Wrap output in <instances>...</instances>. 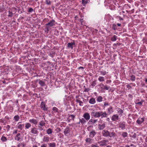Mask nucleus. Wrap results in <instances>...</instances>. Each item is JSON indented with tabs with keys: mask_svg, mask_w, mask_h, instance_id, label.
Segmentation results:
<instances>
[{
	"mask_svg": "<svg viewBox=\"0 0 147 147\" xmlns=\"http://www.w3.org/2000/svg\"><path fill=\"white\" fill-rule=\"evenodd\" d=\"M30 133V134L37 135L39 133L37 128L35 127H32Z\"/></svg>",
	"mask_w": 147,
	"mask_h": 147,
	"instance_id": "1",
	"label": "nucleus"
},
{
	"mask_svg": "<svg viewBox=\"0 0 147 147\" xmlns=\"http://www.w3.org/2000/svg\"><path fill=\"white\" fill-rule=\"evenodd\" d=\"M87 121L83 118H79V121L76 123V125H83L86 124Z\"/></svg>",
	"mask_w": 147,
	"mask_h": 147,
	"instance_id": "2",
	"label": "nucleus"
},
{
	"mask_svg": "<svg viewBox=\"0 0 147 147\" xmlns=\"http://www.w3.org/2000/svg\"><path fill=\"white\" fill-rule=\"evenodd\" d=\"M119 119V116L117 114L113 115L111 117V120L114 122H118Z\"/></svg>",
	"mask_w": 147,
	"mask_h": 147,
	"instance_id": "3",
	"label": "nucleus"
},
{
	"mask_svg": "<svg viewBox=\"0 0 147 147\" xmlns=\"http://www.w3.org/2000/svg\"><path fill=\"white\" fill-rule=\"evenodd\" d=\"M82 117L86 121H88L90 119V116L89 113L86 112L83 115Z\"/></svg>",
	"mask_w": 147,
	"mask_h": 147,
	"instance_id": "4",
	"label": "nucleus"
},
{
	"mask_svg": "<svg viewBox=\"0 0 147 147\" xmlns=\"http://www.w3.org/2000/svg\"><path fill=\"white\" fill-rule=\"evenodd\" d=\"M92 116H93L95 118H99L100 117V112H92L91 114Z\"/></svg>",
	"mask_w": 147,
	"mask_h": 147,
	"instance_id": "5",
	"label": "nucleus"
},
{
	"mask_svg": "<svg viewBox=\"0 0 147 147\" xmlns=\"http://www.w3.org/2000/svg\"><path fill=\"white\" fill-rule=\"evenodd\" d=\"M125 122L124 121H121L119 123V127L121 128L122 130L124 129L125 127Z\"/></svg>",
	"mask_w": 147,
	"mask_h": 147,
	"instance_id": "6",
	"label": "nucleus"
},
{
	"mask_svg": "<svg viewBox=\"0 0 147 147\" xmlns=\"http://www.w3.org/2000/svg\"><path fill=\"white\" fill-rule=\"evenodd\" d=\"M70 130L69 127H66L64 129L63 133L66 136H68L70 134Z\"/></svg>",
	"mask_w": 147,
	"mask_h": 147,
	"instance_id": "7",
	"label": "nucleus"
},
{
	"mask_svg": "<svg viewBox=\"0 0 147 147\" xmlns=\"http://www.w3.org/2000/svg\"><path fill=\"white\" fill-rule=\"evenodd\" d=\"M55 20H52L45 25L48 26L49 27V28H51V27L55 25Z\"/></svg>",
	"mask_w": 147,
	"mask_h": 147,
	"instance_id": "8",
	"label": "nucleus"
},
{
	"mask_svg": "<svg viewBox=\"0 0 147 147\" xmlns=\"http://www.w3.org/2000/svg\"><path fill=\"white\" fill-rule=\"evenodd\" d=\"M145 121L144 117L138 118L136 121V122L138 125H140L142 124Z\"/></svg>",
	"mask_w": 147,
	"mask_h": 147,
	"instance_id": "9",
	"label": "nucleus"
},
{
	"mask_svg": "<svg viewBox=\"0 0 147 147\" xmlns=\"http://www.w3.org/2000/svg\"><path fill=\"white\" fill-rule=\"evenodd\" d=\"M29 121L30 123L34 124V125H37L38 123V120L34 118H32L29 119Z\"/></svg>",
	"mask_w": 147,
	"mask_h": 147,
	"instance_id": "10",
	"label": "nucleus"
},
{
	"mask_svg": "<svg viewBox=\"0 0 147 147\" xmlns=\"http://www.w3.org/2000/svg\"><path fill=\"white\" fill-rule=\"evenodd\" d=\"M107 140H103L100 142H98V143L100 144V146H104L107 145Z\"/></svg>",
	"mask_w": 147,
	"mask_h": 147,
	"instance_id": "11",
	"label": "nucleus"
},
{
	"mask_svg": "<svg viewBox=\"0 0 147 147\" xmlns=\"http://www.w3.org/2000/svg\"><path fill=\"white\" fill-rule=\"evenodd\" d=\"M107 111L109 115H110L114 111V109L112 106H110L107 108Z\"/></svg>",
	"mask_w": 147,
	"mask_h": 147,
	"instance_id": "12",
	"label": "nucleus"
},
{
	"mask_svg": "<svg viewBox=\"0 0 147 147\" xmlns=\"http://www.w3.org/2000/svg\"><path fill=\"white\" fill-rule=\"evenodd\" d=\"M116 109L117 111V113L118 114V115H120L121 116L122 115L123 113V110L119 107H117L116 108Z\"/></svg>",
	"mask_w": 147,
	"mask_h": 147,
	"instance_id": "13",
	"label": "nucleus"
},
{
	"mask_svg": "<svg viewBox=\"0 0 147 147\" xmlns=\"http://www.w3.org/2000/svg\"><path fill=\"white\" fill-rule=\"evenodd\" d=\"M102 134L103 136L105 137H109V131L107 130H103L102 131Z\"/></svg>",
	"mask_w": 147,
	"mask_h": 147,
	"instance_id": "14",
	"label": "nucleus"
},
{
	"mask_svg": "<svg viewBox=\"0 0 147 147\" xmlns=\"http://www.w3.org/2000/svg\"><path fill=\"white\" fill-rule=\"evenodd\" d=\"M97 121L98 120L96 119H90L88 123L89 125H94L97 122Z\"/></svg>",
	"mask_w": 147,
	"mask_h": 147,
	"instance_id": "15",
	"label": "nucleus"
},
{
	"mask_svg": "<svg viewBox=\"0 0 147 147\" xmlns=\"http://www.w3.org/2000/svg\"><path fill=\"white\" fill-rule=\"evenodd\" d=\"M21 122H19L18 123L17 125V128L20 129V130H22L23 129L24 127V124H21Z\"/></svg>",
	"mask_w": 147,
	"mask_h": 147,
	"instance_id": "16",
	"label": "nucleus"
},
{
	"mask_svg": "<svg viewBox=\"0 0 147 147\" xmlns=\"http://www.w3.org/2000/svg\"><path fill=\"white\" fill-rule=\"evenodd\" d=\"M96 132L94 130H92L89 133V136L90 138H93L96 135Z\"/></svg>",
	"mask_w": 147,
	"mask_h": 147,
	"instance_id": "17",
	"label": "nucleus"
},
{
	"mask_svg": "<svg viewBox=\"0 0 147 147\" xmlns=\"http://www.w3.org/2000/svg\"><path fill=\"white\" fill-rule=\"evenodd\" d=\"M107 115L108 114L105 112L101 111L100 112V117H101V118L106 117H107Z\"/></svg>",
	"mask_w": 147,
	"mask_h": 147,
	"instance_id": "18",
	"label": "nucleus"
},
{
	"mask_svg": "<svg viewBox=\"0 0 147 147\" xmlns=\"http://www.w3.org/2000/svg\"><path fill=\"white\" fill-rule=\"evenodd\" d=\"M40 107L44 111H46L47 110V109L46 108L44 102H41L40 105Z\"/></svg>",
	"mask_w": 147,
	"mask_h": 147,
	"instance_id": "19",
	"label": "nucleus"
},
{
	"mask_svg": "<svg viewBox=\"0 0 147 147\" xmlns=\"http://www.w3.org/2000/svg\"><path fill=\"white\" fill-rule=\"evenodd\" d=\"M75 116L74 115H69L67 119V120L68 122H69L70 120H74Z\"/></svg>",
	"mask_w": 147,
	"mask_h": 147,
	"instance_id": "20",
	"label": "nucleus"
},
{
	"mask_svg": "<svg viewBox=\"0 0 147 147\" xmlns=\"http://www.w3.org/2000/svg\"><path fill=\"white\" fill-rule=\"evenodd\" d=\"M105 127V124L104 123L102 124H98V129L100 130L103 129Z\"/></svg>",
	"mask_w": 147,
	"mask_h": 147,
	"instance_id": "21",
	"label": "nucleus"
},
{
	"mask_svg": "<svg viewBox=\"0 0 147 147\" xmlns=\"http://www.w3.org/2000/svg\"><path fill=\"white\" fill-rule=\"evenodd\" d=\"M89 103L91 104H94L96 102L95 99L93 98H90L89 100Z\"/></svg>",
	"mask_w": 147,
	"mask_h": 147,
	"instance_id": "22",
	"label": "nucleus"
},
{
	"mask_svg": "<svg viewBox=\"0 0 147 147\" xmlns=\"http://www.w3.org/2000/svg\"><path fill=\"white\" fill-rule=\"evenodd\" d=\"M116 135L115 132H109V137L111 138L112 137L113 138H116Z\"/></svg>",
	"mask_w": 147,
	"mask_h": 147,
	"instance_id": "23",
	"label": "nucleus"
},
{
	"mask_svg": "<svg viewBox=\"0 0 147 147\" xmlns=\"http://www.w3.org/2000/svg\"><path fill=\"white\" fill-rule=\"evenodd\" d=\"M92 138L90 137L89 138H87L86 139L85 141L87 143L90 144L92 143Z\"/></svg>",
	"mask_w": 147,
	"mask_h": 147,
	"instance_id": "24",
	"label": "nucleus"
},
{
	"mask_svg": "<svg viewBox=\"0 0 147 147\" xmlns=\"http://www.w3.org/2000/svg\"><path fill=\"white\" fill-rule=\"evenodd\" d=\"M20 133L18 134L16 136L15 138V139L18 141H19L20 139Z\"/></svg>",
	"mask_w": 147,
	"mask_h": 147,
	"instance_id": "25",
	"label": "nucleus"
},
{
	"mask_svg": "<svg viewBox=\"0 0 147 147\" xmlns=\"http://www.w3.org/2000/svg\"><path fill=\"white\" fill-rule=\"evenodd\" d=\"M51 28H50L48 26H47V25H45V28L44 30L45 32H46L47 33H48L49 31L50 30H51Z\"/></svg>",
	"mask_w": 147,
	"mask_h": 147,
	"instance_id": "26",
	"label": "nucleus"
},
{
	"mask_svg": "<svg viewBox=\"0 0 147 147\" xmlns=\"http://www.w3.org/2000/svg\"><path fill=\"white\" fill-rule=\"evenodd\" d=\"M96 101L98 102H100L102 101V98L101 96H98L96 99Z\"/></svg>",
	"mask_w": 147,
	"mask_h": 147,
	"instance_id": "27",
	"label": "nucleus"
},
{
	"mask_svg": "<svg viewBox=\"0 0 147 147\" xmlns=\"http://www.w3.org/2000/svg\"><path fill=\"white\" fill-rule=\"evenodd\" d=\"M43 141L45 142H48L49 141V138L48 137L44 136L43 138Z\"/></svg>",
	"mask_w": 147,
	"mask_h": 147,
	"instance_id": "28",
	"label": "nucleus"
},
{
	"mask_svg": "<svg viewBox=\"0 0 147 147\" xmlns=\"http://www.w3.org/2000/svg\"><path fill=\"white\" fill-rule=\"evenodd\" d=\"M31 126V124L29 123H26L25 124V127L26 129H29Z\"/></svg>",
	"mask_w": 147,
	"mask_h": 147,
	"instance_id": "29",
	"label": "nucleus"
},
{
	"mask_svg": "<svg viewBox=\"0 0 147 147\" xmlns=\"http://www.w3.org/2000/svg\"><path fill=\"white\" fill-rule=\"evenodd\" d=\"M73 45H75V42L74 41H73L70 42H69L67 43V46H71Z\"/></svg>",
	"mask_w": 147,
	"mask_h": 147,
	"instance_id": "30",
	"label": "nucleus"
},
{
	"mask_svg": "<svg viewBox=\"0 0 147 147\" xmlns=\"http://www.w3.org/2000/svg\"><path fill=\"white\" fill-rule=\"evenodd\" d=\"M1 140L3 142H5L7 141V139L5 137L3 136L1 138Z\"/></svg>",
	"mask_w": 147,
	"mask_h": 147,
	"instance_id": "31",
	"label": "nucleus"
},
{
	"mask_svg": "<svg viewBox=\"0 0 147 147\" xmlns=\"http://www.w3.org/2000/svg\"><path fill=\"white\" fill-rule=\"evenodd\" d=\"M117 37V36H116V35H113V36L111 38V40L112 41H116Z\"/></svg>",
	"mask_w": 147,
	"mask_h": 147,
	"instance_id": "32",
	"label": "nucleus"
},
{
	"mask_svg": "<svg viewBox=\"0 0 147 147\" xmlns=\"http://www.w3.org/2000/svg\"><path fill=\"white\" fill-rule=\"evenodd\" d=\"M98 80L100 82H103L105 81V78L103 77L100 76L98 78Z\"/></svg>",
	"mask_w": 147,
	"mask_h": 147,
	"instance_id": "33",
	"label": "nucleus"
},
{
	"mask_svg": "<svg viewBox=\"0 0 147 147\" xmlns=\"http://www.w3.org/2000/svg\"><path fill=\"white\" fill-rule=\"evenodd\" d=\"M49 147H55L56 144L54 142H52L48 144Z\"/></svg>",
	"mask_w": 147,
	"mask_h": 147,
	"instance_id": "34",
	"label": "nucleus"
},
{
	"mask_svg": "<svg viewBox=\"0 0 147 147\" xmlns=\"http://www.w3.org/2000/svg\"><path fill=\"white\" fill-rule=\"evenodd\" d=\"M13 119L16 121H18L20 119L19 116L18 115H16L14 116Z\"/></svg>",
	"mask_w": 147,
	"mask_h": 147,
	"instance_id": "35",
	"label": "nucleus"
},
{
	"mask_svg": "<svg viewBox=\"0 0 147 147\" xmlns=\"http://www.w3.org/2000/svg\"><path fill=\"white\" fill-rule=\"evenodd\" d=\"M46 132L47 134H51L53 132L52 129L51 128H49L46 130Z\"/></svg>",
	"mask_w": 147,
	"mask_h": 147,
	"instance_id": "36",
	"label": "nucleus"
},
{
	"mask_svg": "<svg viewBox=\"0 0 147 147\" xmlns=\"http://www.w3.org/2000/svg\"><path fill=\"white\" fill-rule=\"evenodd\" d=\"M45 121H41L39 123V125L41 126H45Z\"/></svg>",
	"mask_w": 147,
	"mask_h": 147,
	"instance_id": "37",
	"label": "nucleus"
},
{
	"mask_svg": "<svg viewBox=\"0 0 147 147\" xmlns=\"http://www.w3.org/2000/svg\"><path fill=\"white\" fill-rule=\"evenodd\" d=\"M52 111L54 113H58V109L55 107H53L52 109Z\"/></svg>",
	"mask_w": 147,
	"mask_h": 147,
	"instance_id": "38",
	"label": "nucleus"
},
{
	"mask_svg": "<svg viewBox=\"0 0 147 147\" xmlns=\"http://www.w3.org/2000/svg\"><path fill=\"white\" fill-rule=\"evenodd\" d=\"M100 73L101 75L104 76L107 73H108V72H106V71L105 70H102L100 71Z\"/></svg>",
	"mask_w": 147,
	"mask_h": 147,
	"instance_id": "39",
	"label": "nucleus"
},
{
	"mask_svg": "<svg viewBox=\"0 0 147 147\" xmlns=\"http://www.w3.org/2000/svg\"><path fill=\"white\" fill-rule=\"evenodd\" d=\"M130 77L131 78L130 80L132 82L134 81L135 80L136 78L135 76L134 75H132L131 76H130Z\"/></svg>",
	"mask_w": 147,
	"mask_h": 147,
	"instance_id": "40",
	"label": "nucleus"
},
{
	"mask_svg": "<svg viewBox=\"0 0 147 147\" xmlns=\"http://www.w3.org/2000/svg\"><path fill=\"white\" fill-rule=\"evenodd\" d=\"M112 25V29L115 30L117 29V28L116 25L115 24H113Z\"/></svg>",
	"mask_w": 147,
	"mask_h": 147,
	"instance_id": "41",
	"label": "nucleus"
},
{
	"mask_svg": "<svg viewBox=\"0 0 147 147\" xmlns=\"http://www.w3.org/2000/svg\"><path fill=\"white\" fill-rule=\"evenodd\" d=\"M39 83L42 86H44L45 84L44 82L41 80H39Z\"/></svg>",
	"mask_w": 147,
	"mask_h": 147,
	"instance_id": "42",
	"label": "nucleus"
},
{
	"mask_svg": "<svg viewBox=\"0 0 147 147\" xmlns=\"http://www.w3.org/2000/svg\"><path fill=\"white\" fill-rule=\"evenodd\" d=\"M76 102L79 103V105L80 106H82L83 105V102L80 100H77Z\"/></svg>",
	"mask_w": 147,
	"mask_h": 147,
	"instance_id": "43",
	"label": "nucleus"
},
{
	"mask_svg": "<svg viewBox=\"0 0 147 147\" xmlns=\"http://www.w3.org/2000/svg\"><path fill=\"white\" fill-rule=\"evenodd\" d=\"M8 16L9 17H12V15H13V13H12V11L10 10H9L8 11Z\"/></svg>",
	"mask_w": 147,
	"mask_h": 147,
	"instance_id": "44",
	"label": "nucleus"
},
{
	"mask_svg": "<svg viewBox=\"0 0 147 147\" xmlns=\"http://www.w3.org/2000/svg\"><path fill=\"white\" fill-rule=\"evenodd\" d=\"M128 134L126 132H123L122 136L123 138H125L127 137V136Z\"/></svg>",
	"mask_w": 147,
	"mask_h": 147,
	"instance_id": "45",
	"label": "nucleus"
},
{
	"mask_svg": "<svg viewBox=\"0 0 147 147\" xmlns=\"http://www.w3.org/2000/svg\"><path fill=\"white\" fill-rule=\"evenodd\" d=\"M91 147H99V146L98 145L97 143H95L94 144H92L91 146Z\"/></svg>",
	"mask_w": 147,
	"mask_h": 147,
	"instance_id": "46",
	"label": "nucleus"
},
{
	"mask_svg": "<svg viewBox=\"0 0 147 147\" xmlns=\"http://www.w3.org/2000/svg\"><path fill=\"white\" fill-rule=\"evenodd\" d=\"M4 127L7 129V132H8L9 130L10 127L9 125H7V126H4Z\"/></svg>",
	"mask_w": 147,
	"mask_h": 147,
	"instance_id": "47",
	"label": "nucleus"
},
{
	"mask_svg": "<svg viewBox=\"0 0 147 147\" xmlns=\"http://www.w3.org/2000/svg\"><path fill=\"white\" fill-rule=\"evenodd\" d=\"M96 84V81L95 80H94V81H93L92 83L91 84V86H92L93 87L94 86H95Z\"/></svg>",
	"mask_w": 147,
	"mask_h": 147,
	"instance_id": "48",
	"label": "nucleus"
},
{
	"mask_svg": "<svg viewBox=\"0 0 147 147\" xmlns=\"http://www.w3.org/2000/svg\"><path fill=\"white\" fill-rule=\"evenodd\" d=\"M8 110L10 112H12L13 111V108L12 106H10L8 108Z\"/></svg>",
	"mask_w": 147,
	"mask_h": 147,
	"instance_id": "49",
	"label": "nucleus"
},
{
	"mask_svg": "<svg viewBox=\"0 0 147 147\" xmlns=\"http://www.w3.org/2000/svg\"><path fill=\"white\" fill-rule=\"evenodd\" d=\"M45 3L48 5H50L51 3V1L49 0H46L45 1Z\"/></svg>",
	"mask_w": 147,
	"mask_h": 147,
	"instance_id": "50",
	"label": "nucleus"
},
{
	"mask_svg": "<svg viewBox=\"0 0 147 147\" xmlns=\"http://www.w3.org/2000/svg\"><path fill=\"white\" fill-rule=\"evenodd\" d=\"M104 105L105 107H106L107 106H109V104L108 102H104Z\"/></svg>",
	"mask_w": 147,
	"mask_h": 147,
	"instance_id": "51",
	"label": "nucleus"
},
{
	"mask_svg": "<svg viewBox=\"0 0 147 147\" xmlns=\"http://www.w3.org/2000/svg\"><path fill=\"white\" fill-rule=\"evenodd\" d=\"M90 89L89 88H85L84 90V92H88L90 90Z\"/></svg>",
	"mask_w": 147,
	"mask_h": 147,
	"instance_id": "52",
	"label": "nucleus"
},
{
	"mask_svg": "<svg viewBox=\"0 0 147 147\" xmlns=\"http://www.w3.org/2000/svg\"><path fill=\"white\" fill-rule=\"evenodd\" d=\"M33 11V9L32 8H29L28 9V12H32V11Z\"/></svg>",
	"mask_w": 147,
	"mask_h": 147,
	"instance_id": "53",
	"label": "nucleus"
},
{
	"mask_svg": "<svg viewBox=\"0 0 147 147\" xmlns=\"http://www.w3.org/2000/svg\"><path fill=\"white\" fill-rule=\"evenodd\" d=\"M109 88V87L107 86H104V89L106 90H108Z\"/></svg>",
	"mask_w": 147,
	"mask_h": 147,
	"instance_id": "54",
	"label": "nucleus"
},
{
	"mask_svg": "<svg viewBox=\"0 0 147 147\" xmlns=\"http://www.w3.org/2000/svg\"><path fill=\"white\" fill-rule=\"evenodd\" d=\"M128 120L127 121V122L129 123L130 124L131 123V119H130L129 118H128L127 119Z\"/></svg>",
	"mask_w": 147,
	"mask_h": 147,
	"instance_id": "55",
	"label": "nucleus"
},
{
	"mask_svg": "<svg viewBox=\"0 0 147 147\" xmlns=\"http://www.w3.org/2000/svg\"><path fill=\"white\" fill-rule=\"evenodd\" d=\"M82 3L83 4H86L87 3V2L85 0H82Z\"/></svg>",
	"mask_w": 147,
	"mask_h": 147,
	"instance_id": "56",
	"label": "nucleus"
},
{
	"mask_svg": "<svg viewBox=\"0 0 147 147\" xmlns=\"http://www.w3.org/2000/svg\"><path fill=\"white\" fill-rule=\"evenodd\" d=\"M126 87L129 89L131 88V86L128 84L126 85Z\"/></svg>",
	"mask_w": 147,
	"mask_h": 147,
	"instance_id": "57",
	"label": "nucleus"
},
{
	"mask_svg": "<svg viewBox=\"0 0 147 147\" xmlns=\"http://www.w3.org/2000/svg\"><path fill=\"white\" fill-rule=\"evenodd\" d=\"M47 145L46 144H42L41 146V147H47Z\"/></svg>",
	"mask_w": 147,
	"mask_h": 147,
	"instance_id": "58",
	"label": "nucleus"
},
{
	"mask_svg": "<svg viewBox=\"0 0 147 147\" xmlns=\"http://www.w3.org/2000/svg\"><path fill=\"white\" fill-rule=\"evenodd\" d=\"M136 104H138V105H139L140 106H141V105H142V102H138L136 103Z\"/></svg>",
	"mask_w": 147,
	"mask_h": 147,
	"instance_id": "59",
	"label": "nucleus"
},
{
	"mask_svg": "<svg viewBox=\"0 0 147 147\" xmlns=\"http://www.w3.org/2000/svg\"><path fill=\"white\" fill-rule=\"evenodd\" d=\"M18 130H14L13 131V134H16L17 133Z\"/></svg>",
	"mask_w": 147,
	"mask_h": 147,
	"instance_id": "60",
	"label": "nucleus"
},
{
	"mask_svg": "<svg viewBox=\"0 0 147 147\" xmlns=\"http://www.w3.org/2000/svg\"><path fill=\"white\" fill-rule=\"evenodd\" d=\"M80 100V98H79V96H76V102L77 100Z\"/></svg>",
	"mask_w": 147,
	"mask_h": 147,
	"instance_id": "61",
	"label": "nucleus"
},
{
	"mask_svg": "<svg viewBox=\"0 0 147 147\" xmlns=\"http://www.w3.org/2000/svg\"><path fill=\"white\" fill-rule=\"evenodd\" d=\"M124 7H128L129 8H130V6L128 4H125L124 5Z\"/></svg>",
	"mask_w": 147,
	"mask_h": 147,
	"instance_id": "62",
	"label": "nucleus"
},
{
	"mask_svg": "<svg viewBox=\"0 0 147 147\" xmlns=\"http://www.w3.org/2000/svg\"><path fill=\"white\" fill-rule=\"evenodd\" d=\"M83 19H80V22L81 23V24H82V23L83 22Z\"/></svg>",
	"mask_w": 147,
	"mask_h": 147,
	"instance_id": "63",
	"label": "nucleus"
},
{
	"mask_svg": "<svg viewBox=\"0 0 147 147\" xmlns=\"http://www.w3.org/2000/svg\"><path fill=\"white\" fill-rule=\"evenodd\" d=\"M145 141L146 142H147V136L145 138Z\"/></svg>",
	"mask_w": 147,
	"mask_h": 147,
	"instance_id": "64",
	"label": "nucleus"
}]
</instances>
